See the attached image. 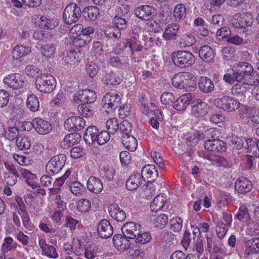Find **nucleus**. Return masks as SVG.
Listing matches in <instances>:
<instances>
[{"mask_svg":"<svg viewBox=\"0 0 259 259\" xmlns=\"http://www.w3.org/2000/svg\"><path fill=\"white\" fill-rule=\"evenodd\" d=\"M237 219L242 222H247L249 220V216L247 208L245 206H242L236 215Z\"/></svg>","mask_w":259,"mask_h":259,"instance_id":"61","label":"nucleus"},{"mask_svg":"<svg viewBox=\"0 0 259 259\" xmlns=\"http://www.w3.org/2000/svg\"><path fill=\"white\" fill-rule=\"evenodd\" d=\"M95 92L90 90H83L75 93L73 97V101L76 103L83 102L85 103H91L96 99Z\"/></svg>","mask_w":259,"mask_h":259,"instance_id":"14","label":"nucleus"},{"mask_svg":"<svg viewBox=\"0 0 259 259\" xmlns=\"http://www.w3.org/2000/svg\"><path fill=\"white\" fill-rule=\"evenodd\" d=\"M141 175L143 177V180L146 179L153 180L158 176L157 170L155 166L152 164L145 166L142 170Z\"/></svg>","mask_w":259,"mask_h":259,"instance_id":"38","label":"nucleus"},{"mask_svg":"<svg viewBox=\"0 0 259 259\" xmlns=\"http://www.w3.org/2000/svg\"><path fill=\"white\" fill-rule=\"evenodd\" d=\"M95 31L94 28L92 26L84 27L80 24L73 25L68 34L70 45L79 48L85 47L91 41V35L94 34Z\"/></svg>","mask_w":259,"mask_h":259,"instance_id":"1","label":"nucleus"},{"mask_svg":"<svg viewBox=\"0 0 259 259\" xmlns=\"http://www.w3.org/2000/svg\"><path fill=\"white\" fill-rule=\"evenodd\" d=\"M143 181V178L141 174H133L126 180V188L128 191L136 190L141 186Z\"/></svg>","mask_w":259,"mask_h":259,"instance_id":"25","label":"nucleus"},{"mask_svg":"<svg viewBox=\"0 0 259 259\" xmlns=\"http://www.w3.org/2000/svg\"><path fill=\"white\" fill-rule=\"evenodd\" d=\"M253 20L252 15L249 12H246L236 15L232 24L235 28H246L252 25Z\"/></svg>","mask_w":259,"mask_h":259,"instance_id":"12","label":"nucleus"},{"mask_svg":"<svg viewBox=\"0 0 259 259\" xmlns=\"http://www.w3.org/2000/svg\"><path fill=\"white\" fill-rule=\"evenodd\" d=\"M77 110L82 116L88 118L92 116L94 113L93 106L88 104H81L78 106Z\"/></svg>","mask_w":259,"mask_h":259,"instance_id":"46","label":"nucleus"},{"mask_svg":"<svg viewBox=\"0 0 259 259\" xmlns=\"http://www.w3.org/2000/svg\"><path fill=\"white\" fill-rule=\"evenodd\" d=\"M167 201V197L165 194H161L157 195L150 204V209L152 211H158L161 210Z\"/></svg>","mask_w":259,"mask_h":259,"instance_id":"35","label":"nucleus"},{"mask_svg":"<svg viewBox=\"0 0 259 259\" xmlns=\"http://www.w3.org/2000/svg\"><path fill=\"white\" fill-rule=\"evenodd\" d=\"M141 229V225L133 222H130L123 225L121 231L123 235L128 239H135Z\"/></svg>","mask_w":259,"mask_h":259,"instance_id":"19","label":"nucleus"},{"mask_svg":"<svg viewBox=\"0 0 259 259\" xmlns=\"http://www.w3.org/2000/svg\"><path fill=\"white\" fill-rule=\"evenodd\" d=\"M33 124L35 131L40 135H47L52 130V125L49 121L39 117L34 118Z\"/></svg>","mask_w":259,"mask_h":259,"instance_id":"20","label":"nucleus"},{"mask_svg":"<svg viewBox=\"0 0 259 259\" xmlns=\"http://www.w3.org/2000/svg\"><path fill=\"white\" fill-rule=\"evenodd\" d=\"M179 25L177 23L168 24L165 28L163 37L166 40L176 39L178 36Z\"/></svg>","mask_w":259,"mask_h":259,"instance_id":"36","label":"nucleus"},{"mask_svg":"<svg viewBox=\"0 0 259 259\" xmlns=\"http://www.w3.org/2000/svg\"><path fill=\"white\" fill-rule=\"evenodd\" d=\"M80 139L81 136L77 133L70 134L64 137V144L68 147H70L79 143Z\"/></svg>","mask_w":259,"mask_h":259,"instance_id":"48","label":"nucleus"},{"mask_svg":"<svg viewBox=\"0 0 259 259\" xmlns=\"http://www.w3.org/2000/svg\"><path fill=\"white\" fill-rule=\"evenodd\" d=\"M143 40L145 42V46L146 49L155 46H160L161 45L160 39L156 36H150L147 35H143Z\"/></svg>","mask_w":259,"mask_h":259,"instance_id":"50","label":"nucleus"},{"mask_svg":"<svg viewBox=\"0 0 259 259\" xmlns=\"http://www.w3.org/2000/svg\"><path fill=\"white\" fill-rule=\"evenodd\" d=\"M204 148L208 151H223L226 149V144L222 140L219 139H210L205 141Z\"/></svg>","mask_w":259,"mask_h":259,"instance_id":"24","label":"nucleus"},{"mask_svg":"<svg viewBox=\"0 0 259 259\" xmlns=\"http://www.w3.org/2000/svg\"><path fill=\"white\" fill-rule=\"evenodd\" d=\"M253 253H259V238H252L245 242V255L248 256Z\"/></svg>","mask_w":259,"mask_h":259,"instance_id":"33","label":"nucleus"},{"mask_svg":"<svg viewBox=\"0 0 259 259\" xmlns=\"http://www.w3.org/2000/svg\"><path fill=\"white\" fill-rule=\"evenodd\" d=\"M173 63L181 68L192 65L195 61L193 54L186 51H177L173 52L171 55Z\"/></svg>","mask_w":259,"mask_h":259,"instance_id":"4","label":"nucleus"},{"mask_svg":"<svg viewBox=\"0 0 259 259\" xmlns=\"http://www.w3.org/2000/svg\"><path fill=\"white\" fill-rule=\"evenodd\" d=\"M108 211L111 217L117 222H123L126 218L124 211L121 209L117 204L113 203L110 205Z\"/></svg>","mask_w":259,"mask_h":259,"instance_id":"27","label":"nucleus"},{"mask_svg":"<svg viewBox=\"0 0 259 259\" xmlns=\"http://www.w3.org/2000/svg\"><path fill=\"white\" fill-rule=\"evenodd\" d=\"M252 188L251 182L246 178H240L235 183V190L239 193H247L251 190Z\"/></svg>","mask_w":259,"mask_h":259,"instance_id":"29","label":"nucleus"},{"mask_svg":"<svg viewBox=\"0 0 259 259\" xmlns=\"http://www.w3.org/2000/svg\"><path fill=\"white\" fill-rule=\"evenodd\" d=\"M103 81L107 85H116L122 81V78L113 73H110L105 76Z\"/></svg>","mask_w":259,"mask_h":259,"instance_id":"53","label":"nucleus"},{"mask_svg":"<svg viewBox=\"0 0 259 259\" xmlns=\"http://www.w3.org/2000/svg\"><path fill=\"white\" fill-rule=\"evenodd\" d=\"M170 229L175 232L180 231L182 228L183 221L178 217H174L170 221Z\"/></svg>","mask_w":259,"mask_h":259,"instance_id":"58","label":"nucleus"},{"mask_svg":"<svg viewBox=\"0 0 259 259\" xmlns=\"http://www.w3.org/2000/svg\"><path fill=\"white\" fill-rule=\"evenodd\" d=\"M231 34V30L227 27H221L216 32L217 38L220 40L225 39L227 41Z\"/></svg>","mask_w":259,"mask_h":259,"instance_id":"56","label":"nucleus"},{"mask_svg":"<svg viewBox=\"0 0 259 259\" xmlns=\"http://www.w3.org/2000/svg\"><path fill=\"white\" fill-rule=\"evenodd\" d=\"M82 15L85 20L94 21L99 18L100 10L96 6L87 7L83 9Z\"/></svg>","mask_w":259,"mask_h":259,"instance_id":"34","label":"nucleus"},{"mask_svg":"<svg viewBox=\"0 0 259 259\" xmlns=\"http://www.w3.org/2000/svg\"><path fill=\"white\" fill-rule=\"evenodd\" d=\"M199 89L204 93H209L214 90L213 82L206 76H201L198 82Z\"/></svg>","mask_w":259,"mask_h":259,"instance_id":"39","label":"nucleus"},{"mask_svg":"<svg viewBox=\"0 0 259 259\" xmlns=\"http://www.w3.org/2000/svg\"><path fill=\"white\" fill-rule=\"evenodd\" d=\"M77 211L80 213L89 211L91 207V203L87 199L82 198L77 201L76 204Z\"/></svg>","mask_w":259,"mask_h":259,"instance_id":"52","label":"nucleus"},{"mask_svg":"<svg viewBox=\"0 0 259 259\" xmlns=\"http://www.w3.org/2000/svg\"><path fill=\"white\" fill-rule=\"evenodd\" d=\"M196 41V38L193 35L185 33L181 35L178 42L181 47L185 48L192 46Z\"/></svg>","mask_w":259,"mask_h":259,"instance_id":"43","label":"nucleus"},{"mask_svg":"<svg viewBox=\"0 0 259 259\" xmlns=\"http://www.w3.org/2000/svg\"><path fill=\"white\" fill-rule=\"evenodd\" d=\"M98 252V249L94 244H89L85 247L84 256L88 259L94 258Z\"/></svg>","mask_w":259,"mask_h":259,"instance_id":"59","label":"nucleus"},{"mask_svg":"<svg viewBox=\"0 0 259 259\" xmlns=\"http://www.w3.org/2000/svg\"><path fill=\"white\" fill-rule=\"evenodd\" d=\"M120 102L121 97L117 93H108L103 96L102 105L107 111H111L116 109Z\"/></svg>","mask_w":259,"mask_h":259,"instance_id":"11","label":"nucleus"},{"mask_svg":"<svg viewBox=\"0 0 259 259\" xmlns=\"http://www.w3.org/2000/svg\"><path fill=\"white\" fill-rule=\"evenodd\" d=\"M64 126L69 132L80 131L85 127V122L79 116H73L66 119Z\"/></svg>","mask_w":259,"mask_h":259,"instance_id":"16","label":"nucleus"},{"mask_svg":"<svg viewBox=\"0 0 259 259\" xmlns=\"http://www.w3.org/2000/svg\"><path fill=\"white\" fill-rule=\"evenodd\" d=\"M16 145L20 150H27L31 146V140L30 137L24 135L17 137L16 140Z\"/></svg>","mask_w":259,"mask_h":259,"instance_id":"40","label":"nucleus"},{"mask_svg":"<svg viewBox=\"0 0 259 259\" xmlns=\"http://www.w3.org/2000/svg\"><path fill=\"white\" fill-rule=\"evenodd\" d=\"M236 81L237 83L232 87L231 92L233 95L236 96L243 95L249 89V86L255 85L259 82L257 79L254 80L250 76L247 78L241 79L240 81Z\"/></svg>","mask_w":259,"mask_h":259,"instance_id":"8","label":"nucleus"},{"mask_svg":"<svg viewBox=\"0 0 259 259\" xmlns=\"http://www.w3.org/2000/svg\"><path fill=\"white\" fill-rule=\"evenodd\" d=\"M32 48L30 46L17 45L12 49L10 56L13 61H20L31 53Z\"/></svg>","mask_w":259,"mask_h":259,"instance_id":"18","label":"nucleus"},{"mask_svg":"<svg viewBox=\"0 0 259 259\" xmlns=\"http://www.w3.org/2000/svg\"><path fill=\"white\" fill-rule=\"evenodd\" d=\"M136 243L145 244L149 242L151 240V235L149 232L145 231L141 228L135 238Z\"/></svg>","mask_w":259,"mask_h":259,"instance_id":"47","label":"nucleus"},{"mask_svg":"<svg viewBox=\"0 0 259 259\" xmlns=\"http://www.w3.org/2000/svg\"><path fill=\"white\" fill-rule=\"evenodd\" d=\"M152 222L154 227L161 229L166 225L168 222V218L164 214H160L155 216Z\"/></svg>","mask_w":259,"mask_h":259,"instance_id":"49","label":"nucleus"},{"mask_svg":"<svg viewBox=\"0 0 259 259\" xmlns=\"http://www.w3.org/2000/svg\"><path fill=\"white\" fill-rule=\"evenodd\" d=\"M140 31V29L137 27L135 29L133 32L134 36L131 39H127V44L129 48L131 49V51L133 53L134 52H138L142 50V46L140 42L137 39V36L138 33Z\"/></svg>","mask_w":259,"mask_h":259,"instance_id":"41","label":"nucleus"},{"mask_svg":"<svg viewBox=\"0 0 259 259\" xmlns=\"http://www.w3.org/2000/svg\"><path fill=\"white\" fill-rule=\"evenodd\" d=\"M234 71V76L236 80H240L245 78L242 73L245 74H251L253 72V68L251 64L247 62L239 63L234 65L232 68Z\"/></svg>","mask_w":259,"mask_h":259,"instance_id":"17","label":"nucleus"},{"mask_svg":"<svg viewBox=\"0 0 259 259\" xmlns=\"http://www.w3.org/2000/svg\"><path fill=\"white\" fill-rule=\"evenodd\" d=\"M71 192L74 195H81L84 190V186L78 181L70 182L68 184Z\"/></svg>","mask_w":259,"mask_h":259,"instance_id":"51","label":"nucleus"},{"mask_svg":"<svg viewBox=\"0 0 259 259\" xmlns=\"http://www.w3.org/2000/svg\"><path fill=\"white\" fill-rule=\"evenodd\" d=\"M36 48L42 56L48 58L53 57L56 51V47L53 44H42L38 42Z\"/></svg>","mask_w":259,"mask_h":259,"instance_id":"28","label":"nucleus"},{"mask_svg":"<svg viewBox=\"0 0 259 259\" xmlns=\"http://www.w3.org/2000/svg\"><path fill=\"white\" fill-rule=\"evenodd\" d=\"M38 244L45 255L53 258H56L58 257V253L55 248L48 245L45 239L42 238H39Z\"/></svg>","mask_w":259,"mask_h":259,"instance_id":"32","label":"nucleus"},{"mask_svg":"<svg viewBox=\"0 0 259 259\" xmlns=\"http://www.w3.org/2000/svg\"><path fill=\"white\" fill-rule=\"evenodd\" d=\"M87 186L90 191L95 194L100 193L103 189L101 181L95 177L89 178L87 182Z\"/></svg>","mask_w":259,"mask_h":259,"instance_id":"31","label":"nucleus"},{"mask_svg":"<svg viewBox=\"0 0 259 259\" xmlns=\"http://www.w3.org/2000/svg\"><path fill=\"white\" fill-rule=\"evenodd\" d=\"M186 16V9L184 4H179L177 5L174 9L173 16L176 21H181Z\"/></svg>","mask_w":259,"mask_h":259,"instance_id":"45","label":"nucleus"},{"mask_svg":"<svg viewBox=\"0 0 259 259\" xmlns=\"http://www.w3.org/2000/svg\"><path fill=\"white\" fill-rule=\"evenodd\" d=\"M3 83L8 88L12 90L26 89L27 81L25 77L19 73H11L5 76L3 78Z\"/></svg>","mask_w":259,"mask_h":259,"instance_id":"5","label":"nucleus"},{"mask_svg":"<svg viewBox=\"0 0 259 259\" xmlns=\"http://www.w3.org/2000/svg\"><path fill=\"white\" fill-rule=\"evenodd\" d=\"M20 173L23 178L25 179L28 185L33 189L38 187V180L35 174L24 168L21 170Z\"/></svg>","mask_w":259,"mask_h":259,"instance_id":"30","label":"nucleus"},{"mask_svg":"<svg viewBox=\"0 0 259 259\" xmlns=\"http://www.w3.org/2000/svg\"><path fill=\"white\" fill-rule=\"evenodd\" d=\"M18 128L14 126H12L9 127L7 131L6 130V133L4 137L9 141H12L14 140L18 137Z\"/></svg>","mask_w":259,"mask_h":259,"instance_id":"60","label":"nucleus"},{"mask_svg":"<svg viewBox=\"0 0 259 259\" xmlns=\"http://www.w3.org/2000/svg\"><path fill=\"white\" fill-rule=\"evenodd\" d=\"M106 128L110 134L115 133L119 128V122L117 118H112L106 122Z\"/></svg>","mask_w":259,"mask_h":259,"instance_id":"55","label":"nucleus"},{"mask_svg":"<svg viewBox=\"0 0 259 259\" xmlns=\"http://www.w3.org/2000/svg\"><path fill=\"white\" fill-rule=\"evenodd\" d=\"M25 72L32 77H37L40 76V70L36 66L33 65H27L25 69Z\"/></svg>","mask_w":259,"mask_h":259,"instance_id":"64","label":"nucleus"},{"mask_svg":"<svg viewBox=\"0 0 259 259\" xmlns=\"http://www.w3.org/2000/svg\"><path fill=\"white\" fill-rule=\"evenodd\" d=\"M246 144L247 145V149L250 152H251L253 151L252 154L254 156H256L257 155V153H254V149L257 147L258 152H259V140L256 142L255 139H247L245 140Z\"/></svg>","mask_w":259,"mask_h":259,"instance_id":"62","label":"nucleus"},{"mask_svg":"<svg viewBox=\"0 0 259 259\" xmlns=\"http://www.w3.org/2000/svg\"><path fill=\"white\" fill-rule=\"evenodd\" d=\"M66 161V157L63 154H59L52 157L47 163L46 169L49 174L58 173L63 167Z\"/></svg>","mask_w":259,"mask_h":259,"instance_id":"10","label":"nucleus"},{"mask_svg":"<svg viewBox=\"0 0 259 259\" xmlns=\"http://www.w3.org/2000/svg\"><path fill=\"white\" fill-rule=\"evenodd\" d=\"M154 116H152L150 119L149 123L151 126L156 129L158 130L159 126V121L162 120V115L161 112L159 110L154 111Z\"/></svg>","mask_w":259,"mask_h":259,"instance_id":"54","label":"nucleus"},{"mask_svg":"<svg viewBox=\"0 0 259 259\" xmlns=\"http://www.w3.org/2000/svg\"><path fill=\"white\" fill-rule=\"evenodd\" d=\"M214 104L218 108L228 112H233L240 107L239 102L227 96L216 99Z\"/></svg>","mask_w":259,"mask_h":259,"instance_id":"9","label":"nucleus"},{"mask_svg":"<svg viewBox=\"0 0 259 259\" xmlns=\"http://www.w3.org/2000/svg\"><path fill=\"white\" fill-rule=\"evenodd\" d=\"M81 13L80 7L75 3H71L68 4L64 10L63 21L66 24H72L78 21L81 16Z\"/></svg>","mask_w":259,"mask_h":259,"instance_id":"6","label":"nucleus"},{"mask_svg":"<svg viewBox=\"0 0 259 259\" xmlns=\"http://www.w3.org/2000/svg\"><path fill=\"white\" fill-rule=\"evenodd\" d=\"M16 243L14 242L13 239L11 237H6L4 239V242L2 245V249L4 252L16 248Z\"/></svg>","mask_w":259,"mask_h":259,"instance_id":"57","label":"nucleus"},{"mask_svg":"<svg viewBox=\"0 0 259 259\" xmlns=\"http://www.w3.org/2000/svg\"><path fill=\"white\" fill-rule=\"evenodd\" d=\"M85 150L82 147H74L70 151V155L72 158L76 159L80 158L85 154Z\"/></svg>","mask_w":259,"mask_h":259,"instance_id":"63","label":"nucleus"},{"mask_svg":"<svg viewBox=\"0 0 259 259\" xmlns=\"http://www.w3.org/2000/svg\"><path fill=\"white\" fill-rule=\"evenodd\" d=\"M122 143L124 146L131 151H135L138 147L136 139L133 136L125 134L122 138Z\"/></svg>","mask_w":259,"mask_h":259,"instance_id":"37","label":"nucleus"},{"mask_svg":"<svg viewBox=\"0 0 259 259\" xmlns=\"http://www.w3.org/2000/svg\"><path fill=\"white\" fill-rule=\"evenodd\" d=\"M193 96L190 93H187L179 97L173 103V107L175 110L183 111L190 105L192 101Z\"/></svg>","mask_w":259,"mask_h":259,"instance_id":"21","label":"nucleus"},{"mask_svg":"<svg viewBox=\"0 0 259 259\" xmlns=\"http://www.w3.org/2000/svg\"><path fill=\"white\" fill-rule=\"evenodd\" d=\"M135 15L139 18L149 20L155 14V10L149 6H143L136 9Z\"/></svg>","mask_w":259,"mask_h":259,"instance_id":"23","label":"nucleus"},{"mask_svg":"<svg viewBox=\"0 0 259 259\" xmlns=\"http://www.w3.org/2000/svg\"><path fill=\"white\" fill-rule=\"evenodd\" d=\"M199 56L205 61L208 62L213 59L214 54L213 51L209 46L204 45L200 48Z\"/></svg>","mask_w":259,"mask_h":259,"instance_id":"42","label":"nucleus"},{"mask_svg":"<svg viewBox=\"0 0 259 259\" xmlns=\"http://www.w3.org/2000/svg\"><path fill=\"white\" fill-rule=\"evenodd\" d=\"M113 243L114 246L119 250L124 251L131 247L130 240L124 235H116L113 238Z\"/></svg>","mask_w":259,"mask_h":259,"instance_id":"26","label":"nucleus"},{"mask_svg":"<svg viewBox=\"0 0 259 259\" xmlns=\"http://www.w3.org/2000/svg\"><path fill=\"white\" fill-rule=\"evenodd\" d=\"M171 82L176 88L184 89L186 91H193L196 88L197 79L192 73L180 72L173 76Z\"/></svg>","mask_w":259,"mask_h":259,"instance_id":"2","label":"nucleus"},{"mask_svg":"<svg viewBox=\"0 0 259 259\" xmlns=\"http://www.w3.org/2000/svg\"><path fill=\"white\" fill-rule=\"evenodd\" d=\"M191 115L195 118L204 117L208 112V105L200 99H194L192 102Z\"/></svg>","mask_w":259,"mask_h":259,"instance_id":"13","label":"nucleus"},{"mask_svg":"<svg viewBox=\"0 0 259 259\" xmlns=\"http://www.w3.org/2000/svg\"><path fill=\"white\" fill-rule=\"evenodd\" d=\"M32 22L36 27L45 29H53L58 24L57 21L53 19L37 15L32 16Z\"/></svg>","mask_w":259,"mask_h":259,"instance_id":"15","label":"nucleus"},{"mask_svg":"<svg viewBox=\"0 0 259 259\" xmlns=\"http://www.w3.org/2000/svg\"><path fill=\"white\" fill-rule=\"evenodd\" d=\"M55 78L52 75L41 74L36 78V88L41 92L50 93L55 89Z\"/></svg>","mask_w":259,"mask_h":259,"instance_id":"7","label":"nucleus"},{"mask_svg":"<svg viewBox=\"0 0 259 259\" xmlns=\"http://www.w3.org/2000/svg\"><path fill=\"white\" fill-rule=\"evenodd\" d=\"M26 105L31 111H37L39 108V102L36 96L33 94L28 95L26 101Z\"/></svg>","mask_w":259,"mask_h":259,"instance_id":"44","label":"nucleus"},{"mask_svg":"<svg viewBox=\"0 0 259 259\" xmlns=\"http://www.w3.org/2000/svg\"><path fill=\"white\" fill-rule=\"evenodd\" d=\"M99 235L103 238H108L113 234V228L109 222L106 219L101 220L97 226Z\"/></svg>","mask_w":259,"mask_h":259,"instance_id":"22","label":"nucleus"},{"mask_svg":"<svg viewBox=\"0 0 259 259\" xmlns=\"http://www.w3.org/2000/svg\"><path fill=\"white\" fill-rule=\"evenodd\" d=\"M110 133L102 130L99 132L96 126L88 127L83 135V139L88 145H92L96 142L98 144L102 145L106 144L110 139Z\"/></svg>","mask_w":259,"mask_h":259,"instance_id":"3","label":"nucleus"}]
</instances>
